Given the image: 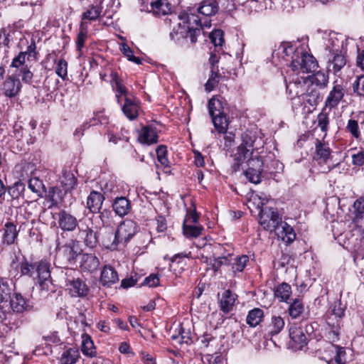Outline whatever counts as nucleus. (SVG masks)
Instances as JSON below:
<instances>
[{
  "mask_svg": "<svg viewBox=\"0 0 364 364\" xmlns=\"http://www.w3.org/2000/svg\"><path fill=\"white\" fill-rule=\"evenodd\" d=\"M25 185L21 182H16L12 186L9 188V193L13 198H18L21 193L24 191Z\"/></svg>",
  "mask_w": 364,
  "mask_h": 364,
  "instance_id": "obj_59",
  "label": "nucleus"
},
{
  "mask_svg": "<svg viewBox=\"0 0 364 364\" xmlns=\"http://www.w3.org/2000/svg\"><path fill=\"white\" fill-rule=\"evenodd\" d=\"M353 92L359 96H364V75L357 77L353 84Z\"/></svg>",
  "mask_w": 364,
  "mask_h": 364,
  "instance_id": "obj_63",
  "label": "nucleus"
},
{
  "mask_svg": "<svg viewBox=\"0 0 364 364\" xmlns=\"http://www.w3.org/2000/svg\"><path fill=\"white\" fill-rule=\"evenodd\" d=\"M116 230L114 232L113 228L107 230L102 229L101 240L102 245L109 250H115L118 245H121L119 240H117Z\"/></svg>",
  "mask_w": 364,
  "mask_h": 364,
  "instance_id": "obj_21",
  "label": "nucleus"
},
{
  "mask_svg": "<svg viewBox=\"0 0 364 364\" xmlns=\"http://www.w3.org/2000/svg\"><path fill=\"white\" fill-rule=\"evenodd\" d=\"M150 6L151 11L158 16L166 15L171 11V4L168 0H152Z\"/></svg>",
  "mask_w": 364,
  "mask_h": 364,
  "instance_id": "obj_35",
  "label": "nucleus"
},
{
  "mask_svg": "<svg viewBox=\"0 0 364 364\" xmlns=\"http://www.w3.org/2000/svg\"><path fill=\"white\" fill-rule=\"evenodd\" d=\"M330 348L335 355L327 360L328 364H346L347 363L346 352L344 348L331 345Z\"/></svg>",
  "mask_w": 364,
  "mask_h": 364,
  "instance_id": "obj_38",
  "label": "nucleus"
},
{
  "mask_svg": "<svg viewBox=\"0 0 364 364\" xmlns=\"http://www.w3.org/2000/svg\"><path fill=\"white\" fill-rule=\"evenodd\" d=\"M22 87L19 79L14 76L8 77L3 84L4 94L10 98L15 97L18 95Z\"/></svg>",
  "mask_w": 364,
  "mask_h": 364,
  "instance_id": "obj_19",
  "label": "nucleus"
},
{
  "mask_svg": "<svg viewBox=\"0 0 364 364\" xmlns=\"http://www.w3.org/2000/svg\"><path fill=\"white\" fill-rule=\"evenodd\" d=\"M77 238L89 248H94L98 244L97 233L87 225L84 226L82 225L78 227Z\"/></svg>",
  "mask_w": 364,
  "mask_h": 364,
  "instance_id": "obj_13",
  "label": "nucleus"
},
{
  "mask_svg": "<svg viewBox=\"0 0 364 364\" xmlns=\"http://www.w3.org/2000/svg\"><path fill=\"white\" fill-rule=\"evenodd\" d=\"M100 219L102 223V229L106 228L107 230L114 228V215L112 211L105 209L100 212Z\"/></svg>",
  "mask_w": 364,
  "mask_h": 364,
  "instance_id": "obj_45",
  "label": "nucleus"
},
{
  "mask_svg": "<svg viewBox=\"0 0 364 364\" xmlns=\"http://www.w3.org/2000/svg\"><path fill=\"white\" fill-rule=\"evenodd\" d=\"M248 168L245 175L251 183L258 184L262 181V172L263 171V161L259 156L247 159Z\"/></svg>",
  "mask_w": 364,
  "mask_h": 364,
  "instance_id": "obj_10",
  "label": "nucleus"
},
{
  "mask_svg": "<svg viewBox=\"0 0 364 364\" xmlns=\"http://www.w3.org/2000/svg\"><path fill=\"white\" fill-rule=\"evenodd\" d=\"M321 100V93L316 86L309 85L308 91L306 92L305 95L301 100V103H307L310 106H316Z\"/></svg>",
  "mask_w": 364,
  "mask_h": 364,
  "instance_id": "obj_29",
  "label": "nucleus"
},
{
  "mask_svg": "<svg viewBox=\"0 0 364 364\" xmlns=\"http://www.w3.org/2000/svg\"><path fill=\"white\" fill-rule=\"evenodd\" d=\"M284 320L281 316H272L266 328L267 335L272 337L279 334L284 329Z\"/></svg>",
  "mask_w": 364,
  "mask_h": 364,
  "instance_id": "obj_27",
  "label": "nucleus"
},
{
  "mask_svg": "<svg viewBox=\"0 0 364 364\" xmlns=\"http://www.w3.org/2000/svg\"><path fill=\"white\" fill-rule=\"evenodd\" d=\"M11 289L9 284L0 280V304L6 302L11 298Z\"/></svg>",
  "mask_w": 364,
  "mask_h": 364,
  "instance_id": "obj_54",
  "label": "nucleus"
},
{
  "mask_svg": "<svg viewBox=\"0 0 364 364\" xmlns=\"http://www.w3.org/2000/svg\"><path fill=\"white\" fill-rule=\"evenodd\" d=\"M140 109V102L133 95L124 98V104L122 110L124 114L129 119L134 120L137 118Z\"/></svg>",
  "mask_w": 364,
  "mask_h": 364,
  "instance_id": "obj_15",
  "label": "nucleus"
},
{
  "mask_svg": "<svg viewBox=\"0 0 364 364\" xmlns=\"http://www.w3.org/2000/svg\"><path fill=\"white\" fill-rule=\"evenodd\" d=\"M36 262L29 263L24 261L21 264V273L22 275H27L29 277H35L36 274Z\"/></svg>",
  "mask_w": 364,
  "mask_h": 364,
  "instance_id": "obj_57",
  "label": "nucleus"
},
{
  "mask_svg": "<svg viewBox=\"0 0 364 364\" xmlns=\"http://www.w3.org/2000/svg\"><path fill=\"white\" fill-rule=\"evenodd\" d=\"M139 226L132 220H124L117 227L116 235L117 240L122 245H126L133 237L138 232Z\"/></svg>",
  "mask_w": 364,
  "mask_h": 364,
  "instance_id": "obj_8",
  "label": "nucleus"
},
{
  "mask_svg": "<svg viewBox=\"0 0 364 364\" xmlns=\"http://www.w3.org/2000/svg\"><path fill=\"white\" fill-rule=\"evenodd\" d=\"M119 275L117 272L109 265H105L102 272L100 282L104 287H110L119 281Z\"/></svg>",
  "mask_w": 364,
  "mask_h": 364,
  "instance_id": "obj_20",
  "label": "nucleus"
},
{
  "mask_svg": "<svg viewBox=\"0 0 364 364\" xmlns=\"http://www.w3.org/2000/svg\"><path fill=\"white\" fill-rule=\"evenodd\" d=\"M99 265L98 258L92 254H83L80 257V266L84 272H93Z\"/></svg>",
  "mask_w": 364,
  "mask_h": 364,
  "instance_id": "obj_24",
  "label": "nucleus"
},
{
  "mask_svg": "<svg viewBox=\"0 0 364 364\" xmlns=\"http://www.w3.org/2000/svg\"><path fill=\"white\" fill-rule=\"evenodd\" d=\"M131 203L125 197L117 198L112 204V208L115 213L121 217L127 215L131 210Z\"/></svg>",
  "mask_w": 364,
  "mask_h": 364,
  "instance_id": "obj_32",
  "label": "nucleus"
},
{
  "mask_svg": "<svg viewBox=\"0 0 364 364\" xmlns=\"http://www.w3.org/2000/svg\"><path fill=\"white\" fill-rule=\"evenodd\" d=\"M282 217L273 208L262 207L259 213V222L265 230L273 231L281 222Z\"/></svg>",
  "mask_w": 364,
  "mask_h": 364,
  "instance_id": "obj_9",
  "label": "nucleus"
},
{
  "mask_svg": "<svg viewBox=\"0 0 364 364\" xmlns=\"http://www.w3.org/2000/svg\"><path fill=\"white\" fill-rule=\"evenodd\" d=\"M291 294V286L285 282L278 285L274 289V296L279 299L281 301L287 302Z\"/></svg>",
  "mask_w": 364,
  "mask_h": 364,
  "instance_id": "obj_43",
  "label": "nucleus"
},
{
  "mask_svg": "<svg viewBox=\"0 0 364 364\" xmlns=\"http://www.w3.org/2000/svg\"><path fill=\"white\" fill-rule=\"evenodd\" d=\"M26 52H21L19 54L15 57L11 64V68H17L18 70L23 67L26 66L25 60H26Z\"/></svg>",
  "mask_w": 364,
  "mask_h": 364,
  "instance_id": "obj_64",
  "label": "nucleus"
},
{
  "mask_svg": "<svg viewBox=\"0 0 364 364\" xmlns=\"http://www.w3.org/2000/svg\"><path fill=\"white\" fill-rule=\"evenodd\" d=\"M170 37L176 42H179L181 40L188 37L191 38L190 28L186 27V26L180 21L177 26L173 27L172 31L170 33Z\"/></svg>",
  "mask_w": 364,
  "mask_h": 364,
  "instance_id": "obj_34",
  "label": "nucleus"
},
{
  "mask_svg": "<svg viewBox=\"0 0 364 364\" xmlns=\"http://www.w3.org/2000/svg\"><path fill=\"white\" fill-rule=\"evenodd\" d=\"M82 339L81 351L82 354L90 358L96 357L97 350L91 337L87 333H83Z\"/></svg>",
  "mask_w": 364,
  "mask_h": 364,
  "instance_id": "obj_36",
  "label": "nucleus"
},
{
  "mask_svg": "<svg viewBox=\"0 0 364 364\" xmlns=\"http://www.w3.org/2000/svg\"><path fill=\"white\" fill-rule=\"evenodd\" d=\"M158 135L156 131L149 127H144L139 134V141L141 144L150 145L158 142Z\"/></svg>",
  "mask_w": 364,
  "mask_h": 364,
  "instance_id": "obj_31",
  "label": "nucleus"
},
{
  "mask_svg": "<svg viewBox=\"0 0 364 364\" xmlns=\"http://www.w3.org/2000/svg\"><path fill=\"white\" fill-rule=\"evenodd\" d=\"M318 126L321 130L326 132L328 130L329 124L328 113L326 112L325 109L317 117Z\"/></svg>",
  "mask_w": 364,
  "mask_h": 364,
  "instance_id": "obj_58",
  "label": "nucleus"
},
{
  "mask_svg": "<svg viewBox=\"0 0 364 364\" xmlns=\"http://www.w3.org/2000/svg\"><path fill=\"white\" fill-rule=\"evenodd\" d=\"M344 308L340 302L335 303L332 309V314L327 318V324L330 329L328 338L335 342L339 339L342 326L341 318L344 316Z\"/></svg>",
  "mask_w": 364,
  "mask_h": 364,
  "instance_id": "obj_5",
  "label": "nucleus"
},
{
  "mask_svg": "<svg viewBox=\"0 0 364 364\" xmlns=\"http://www.w3.org/2000/svg\"><path fill=\"white\" fill-rule=\"evenodd\" d=\"M197 11L202 15L211 16L218 11V4L215 0H204L200 3Z\"/></svg>",
  "mask_w": 364,
  "mask_h": 364,
  "instance_id": "obj_39",
  "label": "nucleus"
},
{
  "mask_svg": "<svg viewBox=\"0 0 364 364\" xmlns=\"http://www.w3.org/2000/svg\"><path fill=\"white\" fill-rule=\"evenodd\" d=\"M279 238L287 244L291 243L296 239V233L291 226L286 222H281L273 230Z\"/></svg>",
  "mask_w": 364,
  "mask_h": 364,
  "instance_id": "obj_17",
  "label": "nucleus"
},
{
  "mask_svg": "<svg viewBox=\"0 0 364 364\" xmlns=\"http://www.w3.org/2000/svg\"><path fill=\"white\" fill-rule=\"evenodd\" d=\"M346 64V57L338 53H333L328 58L327 69L330 72L336 73Z\"/></svg>",
  "mask_w": 364,
  "mask_h": 364,
  "instance_id": "obj_25",
  "label": "nucleus"
},
{
  "mask_svg": "<svg viewBox=\"0 0 364 364\" xmlns=\"http://www.w3.org/2000/svg\"><path fill=\"white\" fill-rule=\"evenodd\" d=\"M263 317V311L259 308H255L249 311L246 321L250 326L255 327L262 321Z\"/></svg>",
  "mask_w": 364,
  "mask_h": 364,
  "instance_id": "obj_48",
  "label": "nucleus"
},
{
  "mask_svg": "<svg viewBox=\"0 0 364 364\" xmlns=\"http://www.w3.org/2000/svg\"><path fill=\"white\" fill-rule=\"evenodd\" d=\"M221 75L218 73V69L213 68L211 69V75H210L207 82L205 85V90L208 92L212 91L216 87L220 82Z\"/></svg>",
  "mask_w": 364,
  "mask_h": 364,
  "instance_id": "obj_50",
  "label": "nucleus"
},
{
  "mask_svg": "<svg viewBox=\"0 0 364 364\" xmlns=\"http://www.w3.org/2000/svg\"><path fill=\"white\" fill-rule=\"evenodd\" d=\"M315 148V159L318 161L319 164H327L331 158V149L328 144L317 140Z\"/></svg>",
  "mask_w": 364,
  "mask_h": 364,
  "instance_id": "obj_28",
  "label": "nucleus"
},
{
  "mask_svg": "<svg viewBox=\"0 0 364 364\" xmlns=\"http://www.w3.org/2000/svg\"><path fill=\"white\" fill-rule=\"evenodd\" d=\"M171 338L179 344H188L191 341V331L181 328L178 335H173Z\"/></svg>",
  "mask_w": 364,
  "mask_h": 364,
  "instance_id": "obj_53",
  "label": "nucleus"
},
{
  "mask_svg": "<svg viewBox=\"0 0 364 364\" xmlns=\"http://www.w3.org/2000/svg\"><path fill=\"white\" fill-rule=\"evenodd\" d=\"M303 73L300 70L292 72L289 75V80L287 82V90L293 100V107L297 104L299 105L301 100L308 91L310 85L309 77L306 75H300Z\"/></svg>",
  "mask_w": 364,
  "mask_h": 364,
  "instance_id": "obj_2",
  "label": "nucleus"
},
{
  "mask_svg": "<svg viewBox=\"0 0 364 364\" xmlns=\"http://www.w3.org/2000/svg\"><path fill=\"white\" fill-rule=\"evenodd\" d=\"M102 1L100 0L97 4L90 5L88 8L82 12L80 25L84 24L85 27L88 28L89 24L92 21L97 20L102 12Z\"/></svg>",
  "mask_w": 364,
  "mask_h": 364,
  "instance_id": "obj_14",
  "label": "nucleus"
},
{
  "mask_svg": "<svg viewBox=\"0 0 364 364\" xmlns=\"http://www.w3.org/2000/svg\"><path fill=\"white\" fill-rule=\"evenodd\" d=\"M10 306L14 312L23 313L28 311L33 308L30 300L24 298L21 294L16 293L10 298Z\"/></svg>",
  "mask_w": 364,
  "mask_h": 364,
  "instance_id": "obj_16",
  "label": "nucleus"
},
{
  "mask_svg": "<svg viewBox=\"0 0 364 364\" xmlns=\"http://www.w3.org/2000/svg\"><path fill=\"white\" fill-rule=\"evenodd\" d=\"M156 151L158 161L164 167H168L169 166V161L167 158L166 146L161 145L156 149Z\"/></svg>",
  "mask_w": 364,
  "mask_h": 364,
  "instance_id": "obj_56",
  "label": "nucleus"
},
{
  "mask_svg": "<svg viewBox=\"0 0 364 364\" xmlns=\"http://www.w3.org/2000/svg\"><path fill=\"white\" fill-rule=\"evenodd\" d=\"M60 185L65 193L70 192L77 184V178L74 173L68 169H63L59 178Z\"/></svg>",
  "mask_w": 364,
  "mask_h": 364,
  "instance_id": "obj_26",
  "label": "nucleus"
},
{
  "mask_svg": "<svg viewBox=\"0 0 364 364\" xmlns=\"http://www.w3.org/2000/svg\"><path fill=\"white\" fill-rule=\"evenodd\" d=\"M346 129L349 132L353 137L355 139H359L360 136V133L359 131L358 123L355 119H349L348 122V124L346 126Z\"/></svg>",
  "mask_w": 364,
  "mask_h": 364,
  "instance_id": "obj_62",
  "label": "nucleus"
},
{
  "mask_svg": "<svg viewBox=\"0 0 364 364\" xmlns=\"http://www.w3.org/2000/svg\"><path fill=\"white\" fill-rule=\"evenodd\" d=\"M18 235V230L16 229V225L12 222H7L4 225L3 242L11 245L15 242L16 239Z\"/></svg>",
  "mask_w": 364,
  "mask_h": 364,
  "instance_id": "obj_33",
  "label": "nucleus"
},
{
  "mask_svg": "<svg viewBox=\"0 0 364 364\" xmlns=\"http://www.w3.org/2000/svg\"><path fill=\"white\" fill-rule=\"evenodd\" d=\"M58 223L59 228L63 231L68 232L73 231L78 225L77 218L65 210L59 212Z\"/></svg>",
  "mask_w": 364,
  "mask_h": 364,
  "instance_id": "obj_18",
  "label": "nucleus"
},
{
  "mask_svg": "<svg viewBox=\"0 0 364 364\" xmlns=\"http://www.w3.org/2000/svg\"><path fill=\"white\" fill-rule=\"evenodd\" d=\"M282 48L283 53L287 56L292 55L290 64L292 72L300 70L304 74L314 72L317 68L318 63L311 54L302 49H295L292 45L289 43L282 44Z\"/></svg>",
  "mask_w": 364,
  "mask_h": 364,
  "instance_id": "obj_1",
  "label": "nucleus"
},
{
  "mask_svg": "<svg viewBox=\"0 0 364 364\" xmlns=\"http://www.w3.org/2000/svg\"><path fill=\"white\" fill-rule=\"evenodd\" d=\"M104 200L105 197L101 193L92 191L87 198V208L92 213H98L102 208Z\"/></svg>",
  "mask_w": 364,
  "mask_h": 364,
  "instance_id": "obj_23",
  "label": "nucleus"
},
{
  "mask_svg": "<svg viewBox=\"0 0 364 364\" xmlns=\"http://www.w3.org/2000/svg\"><path fill=\"white\" fill-rule=\"evenodd\" d=\"M35 277L38 279V284L41 291L46 292L55 291L50 276V264L46 260L36 262Z\"/></svg>",
  "mask_w": 364,
  "mask_h": 364,
  "instance_id": "obj_6",
  "label": "nucleus"
},
{
  "mask_svg": "<svg viewBox=\"0 0 364 364\" xmlns=\"http://www.w3.org/2000/svg\"><path fill=\"white\" fill-rule=\"evenodd\" d=\"M120 51L127 58L129 61H132L137 65L141 63V59L134 55L133 50L127 43H124L121 44Z\"/></svg>",
  "mask_w": 364,
  "mask_h": 364,
  "instance_id": "obj_55",
  "label": "nucleus"
},
{
  "mask_svg": "<svg viewBox=\"0 0 364 364\" xmlns=\"http://www.w3.org/2000/svg\"><path fill=\"white\" fill-rule=\"evenodd\" d=\"M211 42L215 47L218 48V50L222 49V46L224 43L223 32L222 30L216 29L212 31L209 36Z\"/></svg>",
  "mask_w": 364,
  "mask_h": 364,
  "instance_id": "obj_52",
  "label": "nucleus"
},
{
  "mask_svg": "<svg viewBox=\"0 0 364 364\" xmlns=\"http://www.w3.org/2000/svg\"><path fill=\"white\" fill-rule=\"evenodd\" d=\"M345 91L342 85H335L329 92L325 105L330 109L336 107L344 97Z\"/></svg>",
  "mask_w": 364,
  "mask_h": 364,
  "instance_id": "obj_22",
  "label": "nucleus"
},
{
  "mask_svg": "<svg viewBox=\"0 0 364 364\" xmlns=\"http://www.w3.org/2000/svg\"><path fill=\"white\" fill-rule=\"evenodd\" d=\"M309 330H312L311 326H306L304 329L302 326L298 323H294L289 328V336L291 340L296 345V347L301 349L308 343V337L305 332L308 333Z\"/></svg>",
  "mask_w": 364,
  "mask_h": 364,
  "instance_id": "obj_12",
  "label": "nucleus"
},
{
  "mask_svg": "<svg viewBox=\"0 0 364 364\" xmlns=\"http://www.w3.org/2000/svg\"><path fill=\"white\" fill-rule=\"evenodd\" d=\"M80 253L78 244L75 240H70L58 248L57 257L65 264H73Z\"/></svg>",
  "mask_w": 364,
  "mask_h": 364,
  "instance_id": "obj_11",
  "label": "nucleus"
},
{
  "mask_svg": "<svg viewBox=\"0 0 364 364\" xmlns=\"http://www.w3.org/2000/svg\"><path fill=\"white\" fill-rule=\"evenodd\" d=\"M242 143L237 147V153L235 154V159L239 162H243L247 159L252 156L255 149L257 150V147H255L257 143V137L250 131H246L242 134Z\"/></svg>",
  "mask_w": 364,
  "mask_h": 364,
  "instance_id": "obj_4",
  "label": "nucleus"
},
{
  "mask_svg": "<svg viewBox=\"0 0 364 364\" xmlns=\"http://www.w3.org/2000/svg\"><path fill=\"white\" fill-rule=\"evenodd\" d=\"M79 356L78 350L71 348L63 353L60 362L62 364H74L77 362Z\"/></svg>",
  "mask_w": 364,
  "mask_h": 364,
  "instance_id": "obj_47",
  "label": "nucleus"
},
{
  "mask_svg": "<svg viewBox=\"0 0 364 364\" xmlns=\"http://www.w3.org/2000/svg\"><path fill=\"white\" fill-rule=\"evenodd\" d=\"M178 18L186 27L190 28L191 42L195 43L197 41V37L201 34L203 31L200 18L191 10H188V13L181 14Z\"/></svg>",
  "mask_w": 364,
  "mask_h": 364,
  "instance_id": "obj_7",
  "label": "nucleus"
},
{
  "mask_svg": "<svg viewBox=\"0 0 364 364\" xmlns=\"http://www.w3.org/2000/svg\"><path fill=\"white\" fill-rule=\"evenodd\" d=\"M220 100L212 98L208 102V109L215 128L219 133H225L228 129V119L223 114Z\"/></svg>",
  "mask_w": 364,
  "mask_h": 364,
  "instance_id": "obj_3",
  "label": "nucleus"
},
{
  "mask_svg": "<svg viewBox=\"0 0 364 364\" xmlns=\"http://www.w3.org/2000/svg\"><path fill=\"white\" fill-rule=\"evenodd\" d=\"M236 297L237 296L230 290L228 289L224 291L219 300L220 309L225 314L232 311Z\"/></svg>",
  "mask_w": 364,
  "mask_h": 364,
  "instance_id": "obj_30",
  "label": "nucleus"
},
{
  "mask_svg": "<svg viewBox=\"0 0 364 364\" xmlns=\"http://www.w3.org/2000/svg\"><path fill=\"white\" fill-rule=\"evenodd\" d=\"M56 74L65 80L68 74V63L64 59H60L58 62L55 69Z\"/></svg>",
  "mask_w": 364,
  "mask_h": 364,
  "instance_id": "obj_61",
  "label": "nucleus"
},
{
  "mask_svg": "<svg viewBox=\"0 0 364 364\" xmlns=\"http://www.w3.org/2000/svg\"><path fill=\"white\" fill-rule=\"evenodd\" d=\"M112 80L113 82V87L117 92L116 97L117 98V102H119V96L124 95V98L129 97L132 96L131 95L126 87L122 84V80L118 77L116 73H112L111 74Z\"/></svg>",
  "mask_w": 364,
  "mask_h": 364,
  "instance_id": "obj_41",
  "label": "nucleus"
},
{
  "mask_svg": "<svg viewBox=\"0 0 364 364\" xmlns=\"http://www.w3.org/2000/svg\"><path fill=\"white\" fill-rule=\"evenodd\" d=\"M310 81V85L316 86L317 88H324L328 82V76L323 72L318 71L313 75H307Z\"/></svg>",
  "mask_w": 364,
  "mask_h": 364,
  "instance_id": "obj_42",
  "label": "nucleus"
},
{
  "mask_svg": "<svg viewBox=\"0 0 364 364\" xmlns=\"http://www.w3.org/2000/svg\"><path fill=\"white\" fill-rule=\"evenodd\" d=\"M247 262H249V257L247 255H242L239 257H237L232 264V269L234 272H242Z\"/></svg>",
  "mask_w": 364,
  "mask_h": 364,
  "instance_id": "obj_60",
  "label": "nucleus"
},
{
  "mask_svg": "<svg viewBox=\"0 0 364 364\" xmlns=\"http://www.w3.org/2000/svg\"><path fill=\"white\" fill-rule=\"evenodd\" d=\"M203 230V228L201 225H193L183 222V231L187 237H197L201 235Z\"/></svg>",
  "mask_w": 364,
  "mask_h": 364,
  "instance_id": "obj_49",
  "label": "nucleus"
},
{
  "mask_svg": "<svg viewBox=\"0 0 364 364\" xmlns=\"http://www.w3.org/2000/svg\"><path fill=\"white\" fill-rule=\"evenodd\" d=\"M198 341L201 343V348L208 350L210 353H214L218 349V339L211 333H205L198 338Z\"/></svg>",
  "mask_w": 364,
  "mask_h": 364,
  "instance_id": "obj_40",
  "label": "nucleus"
},
{
  "mask_svg": "<svg viewBox=\"0 0 364 364\" xmlns=\"http://www.w3.org/2000/svg\"><path fill=\"white\" fill-rule=\"evenodd\" d=\"M304 311V306L299 299H296L290 304L288 308L289 315L291 318H298Z\"/></svg>",
  "mask_w": 364,
  "mask_h": 364,
  "instance_id": "obj_44",
  "label": "nucleus"
},
{
  "mask_svg": "<svg viewBox=\"0 0 364 364\" xmlns=\"http://www.w3.org/2000/svg\"><path fill=\"white\" fill-rule=\"evenodd\" d=\"M343 41L339 39L337 36L333 33L329 36L326 45V50H328L331 53H338L343 47Z\"/></svg>",
  "mask_w": 364,
  "mask_h": 364,
  "instance_id": "obj_46",
  "label": "nucleus"
},
{
  "mask_svg": "<svg viewBox=\"0 0 364 364\" xmlns=\"http://www.w3.org/2000/svg\"><path fill=\"white\" fill-rule=\"evenodd\" d=\"M88 28L85 25H80L79 33L76 39V48L78 52H80L85 46V42L87 38Z\"/></svg>",
  "mask_w": 364,
  "mask_h": 364,
  "instance_id": "obj_51",
  "label": "nucleus"
},
{
  "mask_svg": "<svg viewBox=\"0 0 364 364\" xmlns=\"http://www.w3.org/2000/svg\"><path fill=\"white\" fill-rule=\"evenodd\" d=\"M70 290L74 296L83 297L88 294L89 289L86 284L80 279L70 281Z\"/></svg>",
  "mask_w": 364,
  "mask_h": 364,
  "instance_id": "obj_37",
  "label": "nucleus"
}]
</instances>
